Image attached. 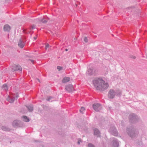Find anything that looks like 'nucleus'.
Masks as SVG:
<instances>
[{
    "label": "nucleus",
    "mask_w": 147,
    "mask_h": 147,
    "mask_svg": "<svg viewBox=\"0 0 147 147\" xmlns=\"http://www.w3.org/2000/svg\"><path fill=\"white\" fill-rule=\"evenodd\" d=\"M93 82L97 90L103 91L107 89L109 86L108 83H105L101 78H96L93 81Z\"/></svg>",
    "instance_id": "nucleus-1"
},
{
    "label": "nucleus",
    "mask_w": 147,
    "mask_h": 147,
    "mask_svg": "<svg viewBox=\"0 0 147 147\" xmlns=\"http://www.w3.org/2000/svg\"><path fill=\"white\" fill-rule=\"evenodd\" d=\"M126 132L128 135L132 138L137 137L138 134V129L133 126H130L127 127Z\"/></svg>",
    "instance_id": "nucleus-2"
},
{
    "label": "nucleus",
    "mask_w": 147,
    "mask_h": 147,
    "mask_svg": "<svg viewBox=\"0 0 147 147\" xmlns=\"http://www.w3.org/2000/svg\"><path fill=\"white\" fill-rule=\"evenodd\" d=\"M121 94V92L120 90L111 89L108 92V96L109 98L113 99L115 97L116 95L117 96H119Z\"/></svg>",
    "instance_id": "nucleus-3"
},
{
    "label": "nucleus",
    "mask_w": 147,
    "mask_h": 147,
    "mask_svg": "<svg viewBox=\"0 0 147 147\" xmlns=\"http://www.w3.org/2000/svg\"><path fill=\"white\" fill-rule=\"evenodd\" d=\"M129 119L130 122L135 123L138 121L139 118L135 114H131L129 116Z\"/></svg>",
    "instance_id": "nucleus-4"
},
{
    "label": "nucleus",
    "mask_w": 147,
    "mask_h": 147,
    "mask_svg": "<svg viewBox=\"0 0 147 147\" xmlns=\"http://www.w3.org/2000/svg\"><path fill=\"white\" fill-rule=\"evenodd\" d=\"M19 97V94L18 93L14 94L12 95L8 96L7 100L10 103H13L15 99H17Z\"/></svg>",
    "instance_id": "nucleus-5"
},
{
    "label": "nucleus",
    "mask_w": 147,
    "mask_h": 147,
    "mask_svg": "<svg viewBox=\"0 0 147 147\" xmlns=\"http://www.w3.org/2000/svg\"><path fill=\"white\" fill-rule=\"evenodd\" d=\"M109 132L114 136H117L118 134V132L114 126L111 127L109 130Z\"/></svg>",
    "instance_id": "nucleus-6"
},
{
    "label": "nucleus",
    "mask_w": 147,
    "mask_h": 147,
    "mask_svg": "<svg viewBox=\"0 0 147 147\" xmlns=\"http://www.w3.org/2000/svg\"><path fill=\"white\" fill-rule=\"evenodd\" d=\"M22 124L20 120H15L12 123V125L14 127H20Z\"/></svg>",
    "instance_id": "nucleus-7"
},
{
    "label": "nucleus",
    "mask_w": 147,
    "mask_h": 147,
    "mask_svg": "<svg viewBox=\"0 0 147 147\" xmlns=\"http://www.w3.org/2000/svg\"><path fill=\"white\" fill-rule=\"evenodd\" d=\"M92 107L96 111H99L101 108V105L99 103H94Z\"/></svg>",
    "instance_id": "nucleus-8"
},
{
    "label": "nucleus",
    "mask_w": 147,
    "mask_h": 147,
    "mask_svg": "<svg viewBox=\"0 0 147 147\" xmlns=\"http://www.w3.org/2000/svg\"><path fill=\"white\" fill-rule=\"evenodd\" d=\"M11 68L13 71L18 70H19L20 71H21L22 70V68L19 65L13 64Z\"/></svg>",
    "instance_id": "nucleus-9"
},
{
    "label": "nucleus",
    "mask_w": 147,
    "mask_h": 147,
    "mask_svg": "<svg viewBox=\"0 0 147 147\" xmlns=\"http://www.w3.org/2000/svg\"><path fill=\"white\" fill-rule=\"evenodd\" d=\"M65 88V89L69 92H72L74 90L72 85L70 84L66 85Z\"/></svg>",
    "instance_id": "nucleus-10"
},
{
    "label": "nucleus",
    "mask_w": 147,
    "mask_h": 147,
    "mask_svg": "<svg viewBox=\"0 0 147 147\" xmlns=\"http://www.w3.org/2000/svg\"><path fill=\"white\" fill-rule=\"evenodd\" d=\"M95 71L94 69L90 68L87 70V74L89 75H95L96 74Z\"/></svg>",
    "instance_id": "nucleus-11"
},
{
    "label": "nucleus",
    "mask_w": 147,
    "mask_h": 147,
    "mask_svg": "<svg viewBox=\"0 0 147 147\" xmlns=\"http://www.w3.org/2000/svg\"><path fill=\"white\" fill-rule=\"evenodd\" d=\"M25 43L24 40L22 38H21L20 39L18 42V45L21 48H22L24 46Z\"/></svg>",
    "instance_id": "nucleus-12"
},
{
    "label": "nucleus",
    "mask_w": 147,
    "mask_h": 147,
    "mask_svg": "<svg viewBox=\"0 0 147 147\" xmlns=\"http://www.w3.org/2000/svg\"><path fill=\"white\" fill-rule=\"evenodd\" d=\"M94 134L97 137L100 136V133L99 130L96 128L93 129Z\"/></svg>",
    "instance_id": "nucleus-13"
},
{
    "label": "nucleus",
    "mask_w": 147,
    "mask_h": 147,
    "mask_svg": "<svg viewBox=\"0 0 147 147\" xmlns=\"http://www.w3.org/2000/svg\"><path fill=\"white\" fill-rule=\"evenodd\" d=\"M113 146L114 147H118L119 143L117 140L115 138H113Z\"/></svg>",
    "instance_id": "nucleus-14"
},
{
    "label": "nucleus",
    "mask_w": 147,
    "mask_h": 147,
    "mask_svg": "<svg viewBox=\"0 0 147 147\" xmlns=\"http://www.w3.org/2000/svg\"><path fill=\"white\" fill-rule=\"evenodd\" d=\"M3 29L5 31L9 32L11 29V27L8 25L6 24L4 26Z\"/></svg>",
    "instance_id": "nucleus-15"
},
{
    "label": "nucleus",
    "mask_w": 147,
    "mask_h": 147,
    "mask_svg": "<svg viewBox=\"0 0 147 147\" xmlns=\"http://www.w3.org/2000/svg\"><path fill=\"white\" fill-rule=\"evenodd\" d=\"M38 21L41 22L43 23H46L47 22V20L45 18H40L38 19Z\"/></svg>",
    "instance_id": "nucleus-16"
},
{
    "label": "nucleus",
    "mask_w": 147,
    "mask_h": 147,
    "mask_svg": "<svg viewBox=\"0 0 147 147\" xmlns=\"http://www.w3.org/2000/svg\"><path fill=\"white\" fill-rule=\"evenodd\" d=\"M70 79L69 77H65L62 80L63 83H66L70 81Z\"/></svg>",
    "instance_id": "nucleus-17"
},
{
    "label": "nucleus",
    "mask_w": 147,
    "mask_h": 147,
    "mask_svg": "<svg viewBox=\"0 0 147 147\" xmlns=\"http://www.w3.org/2000/svg\"><path fill=\"white\" fill-rule=\"evenodd\" d=\"M1 129L5 131H8L10 130V129L9 127L5 126H2Z\"/></svg>",
    "instance_id": "nucleus-18"
},
{
    "label": "nucleus",
    "mask_w": 147,
    "mask_h": 147,
    "mask_svg": "<svg viewBox=\"0 0 147 147\" xmlns=\"http://www.w3.org/2000/svg\"><path fill=\"white\" fill-rule=\"evenodd\" d=\"M28 111L29 112H32L33 111V107L32 105H30L28 107L27 106Z\"/></svg>",
    "instance_id": "nucleus-19"
},
{
    "label": "nucleus",
    "mask_w": 147,
    "mask_h": 147,
    "mask_svg": "<svg viewBox=\"0 0 147 147\" xmlns=\"http://www.w3.org/2000/svg\"><path fill=\"white\" fill-rule=\"evenodd\" d=\"M23 119V120L26 122H28L29 121V119L26 116H23L22 117Z\"/></svg>",
    "instance_id": "nucleus-20"
},
{
    "label": "nucleus",
    "mask_w": 147,
    "mask_h": 147,
    "mask_svg": "<svg viewBox=\"0 0 147 147\" xmlns=\"http://www.w3.org/2000/svg\"><path fill=\"white\" fill-rule=\"evenodd\" d=\"M2 88L4 90H6L7 89V86L6 84H4L2 86Z\"/></svg>",
    "instance_id": "nucleus-21"
},
{
    "label": "nucleus",
    "mask_w": 147,
    "mask_h": 147,
    "mask_svg": "<svg viewBox=\"0 0 147 147\" xmlns=\"http://www.w3.org/2000/svg\"><path fill=\"white\" fill-rule=\"evenodd\" d=\"M85 108L84 107H81L80 110V112L81 113L83 114L84 113V111H85Z\"/></svg>",
    "instance_id": "nucleus-22"
},
{
    "label": "nucleus",
    "mask_w": 147,
    "mask_h": 147,
    "mask_svg": "<svg viewBox=\"0 0 147 147\" xmlns=\"http://www.w3.org/2000/svg\"><path fill=\"white\" fill-rule=\"evenodd\" d=\"M53 98L51 96H49L47 98L46 100L47 101H52V100H51Z\"/></svg>",
    "instance_id": "nucleus-23"
},
{
    "label": "nucleus",
    "mask_w": 147,
    "mask_h": 147,
    "mask_svg": "<svg viewBox=\"0 0 147 147\" xmlns=\"http://www.w3.org/2000/svg\"><path fill=\"white\" fill-rule=\"evenodd\" d=\"M88 147H95V146L93 145L91 143H89L88 144Z\"/></svg>",
    "instance_id": "nucleus-24"
},
{
    "label": "nucleus",
    "mask_w": 147,
    "mask_h": 147,
    "mask_svg": "<svg viewBox=\"0 0 147 147\" xmlns=\"http://www.w3.org/2000/svg\"><path fill=\"white\" fill-rule=\"evenodd\" d=\"M57 69L59 70V71H60L62 70L63 67H61L58 66L57 67Z\"/></svg>",
    "instance_id": "nucleus-25"
},
{
    "label": "nucleus",
    "mask_w": 147,
    "mask_h": 147,
    "mask_svg": "<svg viewBox=\"0 0 147 147\" xmlns=\"http://www.w3.org/2000/svg\"><path fill=\"white\" fill-rule=\"evenodd\" d=\"M139 145L142 146V141H140L138 143Z\"/></svg>",
    "instance_id": "nucleus-26"
},
{
    "label": "nucleus",
    "mask_w": 147,
    "mask_h": 147,
    "mask_svg": "<svg viewBox=\"0 0 147 147\" xmlns=\"http://www.w3.org/2000/svg\"><path fill=\"white\" fill-rule=\"evenodd\" d=\"M84 40V41H85V42L86 43L88 41V38L86 37H85Z\"/></svg>",
    "instance_id": "nucleus-27"
},
{
    "label": "nucleus",
    "mask_w": 147,
    "mask_h": 147,
    "mask_svg": "<svg viewBox=\"0 0 147 147\" xmlns=\"http://www.w3.org/2000/svg\"><path fill=\"white\" fill-rule=\"evenodd\" d=\"M26 29H23V32L24 33L28 34L30 32H26Z\"/></svg>",
    "instance_id": "nucleus-28"
},
{
    "label": "nucleus",
    "mask_w": 147,
    "mask_h": 147,
    "mask_svg": "<svg viewBox=\"0 0 147 147\" xmlns=\"http://www.w3.org/2000/svg\"><path fill=\"white\" fill-rule=\"evenodd\" d=\"M35 28V25H33L31 26V28L32 29H34Z\"/></svg>",
    "instance_id": "nucleus-29"
},
{
    "label": "nucleus",
    "mask_w": 147,
    "mask_h": 147,
    "mask_svg": "<svg viewBox=\"0 0 147 147\" xmlns=\"http://www.w3.org/2000/svg\"><path fill=\"white\" fill-rule=\"evenodd\" d=\"M81 142V140H80L78 139V144H80V143Z\"/></svg>",
    "instance_id": "nucleus-30"
},
{
    "label": "nucleus",
    "mask_w": 147,
    "mask_h": 147,
    "mask_svg": "<svg viewBox=\"0 0 147 147\" xmlns=\"http://www.w3.org/2000/svg\"><path fill=\"white\" fill-rule=\"evenodd\" d=\"M131 58H133L134 59L136 58V57L135 56H131Z\"/></svg>",
    "instance_id": "nucleus-31"
},
{
    "label": "nucleus",
    "mask_w": 147,
    "mask_h": 147,
    "mask_svg": "<svg viewBox=\"0 0 147 147\" xmlns=\"http://www.w3.org/2000/svg\"><path fill=\"white\" fill-rule=\"evenodd\" d=\"M49 45L48 44H47V45H46V48L47 49V48L49 47Z\"/></svg>",
    "instance_id": "nucleus-32"
},
{
    "label": "nucleus",
    "mask_w": 147,
    "mask_h": 147,
    "mask_svg": "<svg viewBox=\"0 0 147 147\" xmlns=\"http://www.w3.org/2000/svg\"><path fill=\"white\" fill-rule=\"evenodd\" d=\"M34 39L36 40V39L37 38L36 37H34Z\"/></svg>",
    "instance_id": "nucleus-33"
},
{
    "label": "nucleus",
    "mask_w": 147,
    "mask_h": 147,
    "mask_svg": "<svg viewBox=\"0 0 147 147\" xmlns=\"http://www.w3.org/2000/svg\"><path fill=\"white\" fill-rule=\"evenodd\" d=\"M65 51H68V49H65Z\"/></svg>",
    "instance_id": "nucleus-34"
},
{
    "label": "nucleus",
    "mask_w": 147,
    "mask_h": 147,
    "mask_svg": "<svg viewBox=\"0 0 147 147\" xmlns=\"http://www.w3.org/2000/svg\"><path fill=\"white\" fill-rule=\"evenodd\" d=\"M37 80H38L39 82V80L38 79H37Z\"/></svg>",
    "instance_id": "nucleus-35"
}]
</instances>
